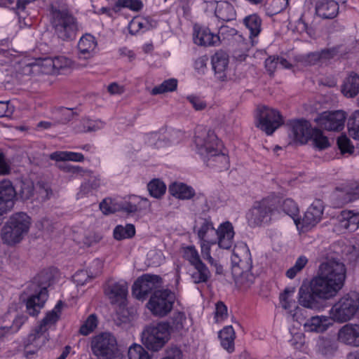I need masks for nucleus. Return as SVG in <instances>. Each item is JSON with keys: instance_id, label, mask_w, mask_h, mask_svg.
<instances>
[{"instance_id": "f257e3e1", "label": "nucleus", "mask_w": 359, "mask_h": 359, "mask_svg": "<svg viewBox=\"0 0 359 359\" xmlns=\"http://www.w3.org/2000/svg\"><path fill=\"white\" fill-rule=\"evenodd\" d=\"M232 273L236 283L248 289L254 283L255 277L250 272L252 266L251 254L246 244L236 245L231 255Z\"/></svg>"}, {"instance_id": "f03ea898", "label": "nucleus", "mask_w": 359, "mask_h": 359, "mask_svg": "<svg viewBox=\"0 0 359 359\" xmlns=\"http://www.w3.org/2000/svg\"><path fill=\"white\" fill-rule=\"evenodd\" d=\"M51 22L57 36L65 41L74 39L77 31L76 18L66 5L50 6Z\"/></svg>"}, {"instance_id": "7ed1b4c3", "label": "nucleus", "mask_w": 359, "mask_h": 359, "mask_svg": "<svg viewBox=\"0 0 359 359\" xmlns=\"http://www.w3.org/2000/svg\"><path fill=\"white\" fill-rule=\"evenodd\" d=\"M51 275L48 271H43L34 277L28 286V291L33 294L27 299V311L30 316H36L44 306L48 299L47 287L50 285Z\"/></svg>"}, {"instance_id": "20e7f679", "label": "nucleus", "mask_w": 359, "mask_h": 359, "mask_svg": "<svg viewBox=\"0 0 359 359\" xmlns=\"http://www.w3.org/2000/svg\"><path fill=\"white\" fill-rule=\"evenodd\" d=\"M280 199L276 196H269L255 202L247 213L246 217L250 226H259L271 221L273 215L278 212Z\"/></svg>"}, {"instance_id": "39448f33", "label": "nucleus", "mask_w": 359, "mask_h": 359, "mask_svg": "<svg viewBox=\"0 0 359 359\" xmlns=\"http://www.w3.org/2000/svg\"><path fill=\"white\" fill-rule=\"evenodd\" d=\"M234 231L232 224L226 222L220 224L216 230L211 222L205 220L198 231L201 241L218 239V245L224 249H229L233 243Z\"/></svg>"}, {"instance_id": "423d86ee", "label": "nucleus", "mask_w": 359, "mask_h": 359, "mask_svg": "<svg viewBox=\"0 0 359 359\" xmlns=\"http://www.w3.org/2000/svg\"><path fill=\"white\" fill-rule=\"evenodd\" d=\"M90 348L97 359H117L120 356L116 338L111 332H102L94 336Z\"/></svg>"}, {"instance_id": "0eeeda50", "label": "nucleus", "mask_w": 359, "mask_h": 359, "mask_svg": "<svg viewBox=\"0 0 359 359\" xmlns=\"http://www.w3.org/2000/svg\"><path fill=\"white\" fill-rule=\"evenodd\" d=\"M170 325L160 322L147 327L142 334V342L149 350L158 351L170 339Z\"/></svg>"}, {"instance_id": "6e6552de", "label": "nucleus", "mask_w": 359, "mask_h": 359, "mask_svg": "<svg viewBox=\"0 0 359 359\" xmlns=\"http://www.w3.org/2000/svg\"><path fill=\"white\" fill-rule=\"evenodd\" d=\"M358 309V294L352 292L341 297L332 307L330 315L334 320L344 323L353 318Z\"/></svg>"}, {"instance_id": "1a4fd4ad", "label": "nucleus", "mask_w": 359, "mask_h": 359, "mask_svg": "<svg viewBox=\"0 0 359 359\" xmlns=\"http://www.w3.org/2000/svg\"><path fill=\"white\" fill-rule=\"evenodd\" d=\"M317 273L341 290L346 279V268L339 259L332 257L319 265Z\"/></svg>"}, {"instance_id": "9d476101", "label": "nucleus", "mask_w": 359, "mask_h": 359, "mask_svg": "<svg viewBox=\"0 0 359 359\" xmlns=\"http://www.w3.org/2000/svg\"><path fill=\"white\" fill-rule=\"evenodd\" d=\"M256 126L266 135H271L283 123L280 112L267 106H259L255 114Z\"/></svg>"}, {"instance_id": "9b49d317", "label": "nucleus", "mask_w": 359, "mask_h": 359, "mask_svg": "<svg viewBox=\"0 0 359 359\" xmlns=\"http://www.w3.org/2000/svg\"><path fill=\"white\" fill-rule=\"evenodd\" d=\"M175 299V293L170 290H157L151 294L147 307L153 315L164 317L172 309Z\"/></svg>"}, {"instance_id": "f8f14e48", "label": "nucleus", "mask_w": 359, "mask_h": 359, "mask_svg": "<svg viewBox=\"0 0 359 359\" xmlns=\"http://www.w3.org/2000/svg\"><path fill=\"white\" fill-rule=\"evenodd\" d=\"M162 278L158 275L144 274L139 277L133 286V294L140 300H144L152 291L161 287Z\"/></svg>"}, {"instance_id": "ddd939ff", "label": "nucleus", "mask_w": 359, "mask_h": 359, "mask_svg": "<svg viewBox=\"0 0 359 359\" xmlns=\"http://www.w3.org/2000/svg\"><path fill=\"white\" fill-rule=\"evenodd\" d=\"M194 142L198 153L203 158L208 157L210 154L219 147L218 139L214 131L205 128L196 132Z\"/></svg>"}, {"instance_id": "4468645a", "label": "nucleus", "mask_w": 359, "mask_h": 359, "mask_svg": "<svg viewBox=\"0 0 359 359\" xmlns=\"http://www.w3.org/2000/svg\"><path fill=\"white\" fill-rule=\"evenodd\" d=\"M346 119L345 113L337 110L334 111H324L319 114L315 119L318 126L326 130H341L344 126Z\"/></svg>"}, {"instance_id": "2eb2a0df", "label": "nucleus", "mask_w": 359, "mask_h": 359, "mask_svg": "<svg viewBox=\"0 0 359 359\" xmlns=\"http://www.w3.org/2000/svg\"><path fill=\"white\" fill-rule=\"evenodd\" d=\"M294 287H287L280 294V302L281 306L287 310L293 320L303 324L306 320L304 315V310L299 308L293 299Z\"/></svg>"}, {"instance_id": "dca6fc26", "label": "nucleus", "mask_w": 359, "mask_h": 359, "mask_svg": "<svg viewBox=\"0 0 359 359\" xmlns=\"http://www.w3.org/2000/svg\"><path fill=\"white\" fill-rule=\"evenodd\" d=\"M17 191L8 180L0 182V215L11 211L15 205Z\"/></svg>"}, {"instance_id": "f3484780", "label": "nucleus", "mask_w": 359, "mask_h": 359, "mask_svg": "<svg viewBox=\"0 0 359 359\" xmlns=\"http://www.w3.org/2000/svg\"><path fill=\"white\" fill-rule=\"evenodd\" d=\"M104 292L111 304H122L127 296L128 285L124 281H108L104 285Z\"/></svg>"}, {"instance_id": "a211bd4d", "label": "nucleus", "mask_w": 359, "mask_h": 359, "mask_svg": "<svg viewBox=\"0 0 359 359\" xmlns=\"http://www.w3.org/2000/svg\"><path fill=\"white\" fill-rule=\"evenodd\" d=\"M310 286L314 294H317L322 299H328L334 296L340 290L337 286L328 282L323 276L317 273V275L313 278Z\"/></svg>"}, {"instance_id": "6ab92c4d", "label": "nucleus", "mask_w": 359, "mask_h": 359, "mask_svg": "<svg viewBox=\"0 0 359 359\" xmlns=\"http://www.w3.org/2000/svg\"><path fill=\"white\" fill-rule=\"evenodd\" d=\"M338 340L351 347H359V324L348 323L342 326L337 334Z\"/></svg>"}, {"instance_id": "aec40b11", "label": "nucleus", "mask_w": 359, "mask_h": 359, "mask_svg": "<svg viewBox=\"0 0 359 359\" xmlns=\"http://www.w3.org/2000/svg\"><path fill=\"white\" fill-rule=\"evenodd\" d=\"M323 213V205L322 201L318 199L307 209L302 219V228L309 229L316 226L322 217Z\"/></svg>"}, {"instance_id": "412c9836", "label": "nucleus", "mask_w": 359, "mask_h": 359, "mask_svg": "<svg viewBox=\"0 0 359 359\" xmlns=\"http://www.w3.org/2000/svg\"><path fill=\"white\" fill-rule=\"evenodd\" d=\"M211 62L217 78L224 81L226 79L229 62L228 54L223 50H219L212 56Z\"/></svg>"}, {"instance_id": "4be33fe9", "label": "nucleus", "mask_w": 359, "mask_h": 359, "mask_svg": "<svg viewBox=\"0 0 359 359\" xmlns=\"http://www.w3.org/2000/svg\"><path fill=\"white\" fill-rule=\"evenodd\" d=\"M48 333L46 328H42L38 325L32 330L25 340V348H27L29 346H33L36 348L35 351L30 352L33 354L46 343L48 340Z\"/></svg>"}, {"instance_id": "5701e85b", "label": "nucleus", "mask_w": 359, "mask_h": 359, "mask_svg": "<svg viewBox=\"0 0 359 359\" xmlns=\"http://www.w3.org/2000/svg\"><path fill=\"white\" fill-rule=\"evenodd\" d=\"M298 295L299 303L302 306L311 309H318L320 308V300L322 298L314 294L311 287L301 286Z\"/></svg>"}, {"instance_id": "b1692460", "label": "nucleus", "mask_w": 359, "mask_h": 359, "mask_svg": "<svg viewBox=\"0 0 359 359\" xmlns=\"http://www.w3.org/2000/svg\"><path fill=\"white\" fill-rule=\"evenodd\" d=\"M339 4L334 0H318L315 10L318 16L323 19H333L338 15Z\"/></svg>"}, {"instance_id": "393cba45", "label": "nucleus", "mask_w": 359, "mask_h": 359, "mask_svg": "<svg viewBox=\"0 0 359 359\" xmlns=\"http://www.w3.org/2000/svg\"><path fill=\"white\" fill-rule=\"evenodd\" d=\"M6 224L15 229L22 238L29 229L31 219L25 212H17L10 217Z\"/></svg>"}, {"instance_id": "a878e982", "label": "nucleus", "mask_w": 359, "mask_h": 359, "mask_svg": "<svg viewBox=\"0 0 359 359\" xmlns=\"http://www.w3.org/2000/svg\"><path fill=\"white\" fill-rule=\"evenodd\" d=\"M313 128L306 121H297L292 124L291 134L294 141L306 144L310 139Z\"/></svg>"}, {"instance_id": "bb28decb", "label": "nucleus", "mask_w": 359, "mask_h": 359, "mask_svg": "<svg viewBox=\"0 0 359 359\" xmlns=\"http://www.w3.org/2000/svg\"><path fill=\"white\" fill-rule=\"evenodd\" d=\"M339 203L344 204L359 198V184L350 183L338 187L335 192Z\"/></svg>"}, {"instance_id": "cd10ccee", "label": "nucleus", "mask_w": 359, "mask_h": 359, "mask_svg": "<svg viewBox=\"0 0 359 359\" xmlns=\"http://www.w3.org/2000/svg\"><path fill=\"white\" fill-rule=\"evenodd\" d=\"M341 93L348 97H355L359 93V75L351 72L341 86Z\"/></svg>"}, {"instance_id": "c85d7f7f", "label": "nucleus", "mask_w": 359, "mask_h": 359, "mask_svg": "<svg viewBox=\"0 0 359 359\" xmlns=\"http://www.w3.org/2000/svg\"><path fill=\"white\" fill-rule=\"evenodd\" d=\"M170 194L180 200H189L195 196L194 189L182 182H174L169 187Z\"/></svg>"}, {"instance_id": "c756f323", "label": "nucleus", "mask_w": 359, "mask_h": 359, "mask_svg": "<svg viewBox=\"0 0 359 359\" xmlns=\"http://www.w3.org/2000/svg\"><path fill=\"white\" fill-rule=\"evenodd\" d=\"M191 266L193 270L190 271V277L194 283H206L210 279V271L205 263L201 262Z\"/></svg>"}, {"instance_id": "7c9ffc66", "label": "nucleus", "mask_w": 359, "mask_h": 359, "mask_svg": "<svg viewBox=\"0 0 359 359\" xmlns=\"http://www.w3.org/2000/svg\"><path fill=\"white\" fill-rule=\"evenodd\" d=\"M339 224L341 228L348 231L358 229L359 224V214L351 210H344L339 216Z\"/></svg>"}, {"instance_id": "2f4dec72", "label": "nucleus", "mask_w": 359, "mask_h": 359, "mask_svg": "<svg viewBox=\"0 0 359 359\" xmlns=\"http://www.w3.org/2000/svg\"><path fill=\"white\" fill-rule=\"evenodd\" d=\"M218 243V239L213 238L212 241H205L200 242L201 252L203 258L208 261L211 266H215L216 273L221 274L223 272L222 266L220 265L217 261L213 259L210 255L211 245Z\"/></svg>"}, {"instance_id": "473e14b6", "label": "nucleus", "mask_w": 359, "mask_h": 359, "mask_svg": "<svg viewBox=\"0 0 359 359\" xmlns=\"http://www.w3.org/2000/svg\"><path fill=\"white\" fill-rule=\"evenodd\" d=\"M203 159L208 166L216 167L220 170H226L229 167L228 156L222 153L219 148Z\"/></svg>"}, {"instance_id": "72a5a7b5", "label": "nucleus", "mask_w": 359, "mask_h": 359, "mask_svg": "<svg viewBox=\"0 0 359 359\" xmlns=\"http://www.w3.org/2000/svg\"><path fill=\"white\" fill-rule=\"evenodd\" d=\"M329 324V319L325 316H313L304 323V326L307 332H323Z\"/></svg>"}, {"instance_id": "f704fd0d", "label": "nucleus", "mask_w": 359, "mask_h": 359, "mask_svg": "<svg viewBox=\"0 0 359 359\" xmlns=\"http://www.w3.org/2000/svg\"><path fill=\"white\" fill-rule=\"evenodd\" d=\"M215 13L218 19L225 22L231 21L236 17L233 5L227 1L217 2Z\"/></svg>"}, {"instance_id": "c9c22d12", "label": "nucleus", "mask_w": 359, "mask_h": 359, "mask_svg": "<svg viewBox=\"0 0 359 359\" xmlns=\"http://www.w3.org/2000/svg\"><path fill=\"white\" fill-rule=\"evenodd\" d=\"M222 346L229 353L234 351L236 334L231 325L224 327L219 333Z\"/></svg>"}, {"instance_id": "e433bc0d", "label": "nucleus", "mask_w": 359, "mask_h": 359, "mask_svg": "<svg viewBox=\"0 0 359 359\" xmlns=\"http://www.w3.org/2000/svg\"><path fill=\"white\" fill-rule=\"evenodd\" d=\"M219 41V37L210 32L208 29H200L194 37L195 43L200 46H215Z\"/></svg>"}, {"instance_id": "4c0bfd02", "label": "nucleus", "mask_w": 359, "mask_h": 359, "mask_svg": "<svg viewBox=\"0 0 359 359\" xmlns=\"http://www.w3.org/2000/svg\"><path fill=\"white\" fill-rule=\"evenodd\" d=\"M97 47L95 38L89 34L83 35L79 40L78 48L85 57H90Z\"/></svg>"}, {"instance_id": "58836bf2", "label": "nucleus", "mask_w": 359, "mask_h": 359, "mask_svg": "<svg viewBox=\"0 0 359 359\" xmlns=\"http://www.w3.org/2000/svg\"><path fill=\"white\" fill-rule=\"evenodd\" d=\"M243 25L250 32V38L257 37L262 31V20L257 14H251L243 20Z\"/></svg>"}, {"instance_id": "ea45409f", "label": "nucleus", "mask_w": 359, "mask_h": 359, "mask_svg": "<svg viewBox=\"0 0 359 359\" xmlns=\"http://www.w3.org/2000/svg\"><path fill=\"white\" fill-rule=\"evenodd\" d=\"M187 318L183 312H175L171 318V324L169 323V332H177L182 334L186 330Z\"/></svg>"}, {"instance_id": "a19ab883", "label": "nucleus", "mask_w": 359, "mask_h": 359, "mask_svg": "<svg viewBox=\"0 0 359 359\" xmlns=\"http://www.w3.org/2000/svg\"><path fill=\"white\" fill-rule=\"evenodd\" d=\"M50 158L56 161H72L75 162H82L84 156L81 153L72 151H55L50 154Z\"/></svg>"}, {"instance_id": "79ce46f5", "label": "nucleus", "mask_w": 359, "mask_h": 359, "mask_svg": "<svg viewBox=\"0 0 359 359\" xmlns=\"http://www.w3.org/2000/svg\"><path fill=\"white\" fill-rule=\"evenodd\" d=\"M314 147L319 150H323L330 147L328 138L318 128H313L310 139Z\"/></svg>"}, {"instance_id": "37998d69", "label": "nucleus", "mask_w": 359, "mask_h": 359, "mask_svg": "<svg viewBox=\"0 0 359 359\" xmlns=\"http://www.w3.org/2000/svg\"><path fill=\"white\" fill-rule=\"evenodd\" d=\"M62 306V302L59 301L55 305V308L51 311L48 312L43 318L39 326L41 327L42 328H46V330L48 331L49 327L58 320L59 313L60 312Z\"/></svg>"}, {"instance_id": "c03bdc74", "label": "nucleus", "mask_w": 359, "mask_h": 359, "mask_svg": "<svg viewBox=\"0 0 359 359\" xmlns=\"http://www.w3.org/2000/svg\"><path fill=\"white\" fill-rule=\"evenodd\" d=\"M1 236L4 243L10 245L19 243L22 239L15 229L6 224L1 229Z\"/></svg>"}, {"instance_id": "a18cd8bd", "label": "nucleus", "mask_w": 359, "mask_h": 359, "mask_svg": "<svg viewBox=\"0 0 359 359\" xmlns=\"http://www.w3.org/2000/svg\"><path fill=\"white\" fill-rule=\"evenodd\" d=\"M147 203L146 198H142L137 196H133L129 201L119 204L120 211H123L127 213H134L140 210L142 208L140 203Z\"/></svg>"}, {"instance_id": "49530a36", "label": "nucleus", "mask_w": 359, "mask_h": 359, "mask_svg": "<svg viewBox=\"0 0 359 359\" xmlns=\"http://www.w3.org/2000/svg\"><path fill=\"white\" fill-rule=\"evenodd\" d=\"M318 348L320 352L327 356L333 355L338 349L337 341L332 339L323 337L319 340Z\"/></svg>"}, {"instance_id": "de8ad7c7", "label": "nucleus", "mask_w": 359, "mask_h": 359, "mask_svg": "<svg viewBox=\"0 0 359 359\" xmlns=\"http://www.w3.org/2000/svg\"><path fill=\"white\" fill-rule=\"evenodd\" d=\"M135 234V228L133 224H128L125 226L117 225L114 230V237L116 240L130 238Z\"/></svg>"}, {"instance_id": "09e8293b", "label": "nucleus", "mask_w": 359, "mask_h": 359, "mask_svg": "<svg viewBox=\"0 0 359 359\" xmlns=\"http://www.w3.org/2000/svg\"><path fill=\"white\" fill-rule=\"evenodd\" d=\"M182 257L189 262L191 266L203 262L201 257L194 245H188L182 248Z\"/></svg>"}, {"instance_id": "8fccbe9b", "label": "nucleus", "mask_w": 359, "mask_h": 359, "mask_svg": "<svg viewBox=\"0 0 359 359\" xmlns=\"http://www.w3.org/2000/svg\"><path fill=\"white\" fill-rule=\"evenodd\" d=\"M34 194V185L33 182L29 180H22L20 182V187L17 194L23 200L30 199Z\"/></svg>"}, {"instance_id": "3c124183", "label": "nucleus", "mask_w": 359, "mask_h": 359, "mask_svg": "<svg viewBox=\"0 0 359 359\" xmlns=\"http://www.w3.org/2000/svg\"><path fill=\"white\" fill-rule=\"evenodd\" d=\"M177 83L178 82L176 79L172 78L165 80L162 83L157 86H155L151 90V94L153 95H156L158 94H163L165 93L173 92L177 89Z\"/></svg>"}, {"instance_id": "603ef678", "label": "nucleus", "mask_w": 359, "mask_h": 359, "mask_svg": "<svg viewBox=\"0 0 359 359\" xmlns=\"http://www.w3.org/2000/svg\"><path fill=\"white\" fill-rule=\"evenodd\" d=\"M149 194L156 198H159L164 195L166 191V186L163 182L158 179L151 180L147 185Z\"/></svg>"}, {"instance_id": "864d4df0", "label": "nucleus", "mask_w": 359, "mask_h": 359, "mask_svg": "<svg viewBox=\"0 0 359 359\" xmlns=\"http://www.w3.org/2000/svg\"><path fill=\"white\" fill-rule=\"evenodd\" d=\"M98 319L95 314L92 313L83 323L79 329V333L83 336H87L92 333L97 327Z\"/></svg>"}, {"instance_id": "5fc2aeb1", "label": "nucleus", "mask_w": 359, "mask_h": 359, "mask_svg": "<svg viewBox=\"0 0 359 359\" xmlns=\"http://www.w3.org/2000/svg\"><path fill=\"white\" fill-rule=\"evenodd\" d=\"M279 207H281L282 210L286 215L290 216L292 218L294 219L297 225L300 224V222L299 221V222L297 223V219H295V217L298 215L299 208L293 200L290 198L285 199L282 203L280 202L278 208Z\"/></svg>"}, {"instance_id": "6e6d98bb", "label": "nucleus", "mask_w": 359, "mask_h": 359, "mask_svg": "<svg viewBox=\"0 0 359 359\" xmlns=\"http://www.w3.org/2000/svg\"><path fill=\"white\" fill-rule=\"evenodd\" d=\"M348 128L350 136L359 140V110L354 111L348 118Z\"/></svg>"}, {"instance_id": "4d7b16f0", "label": "nucleus", "mask_w": 359, "mask_h": 359, "mask_svg": "<svg viewBox=\"0 0 359 359\" xmlns=\"http://www.w3.org/2000/svg\"><path fill=\"white\" fill-rule=\"evenodd\" d=\"M129 359H151L148 352L140 344H134L128 349Z\"/></svg>"}, {"instance_id": "13d9d810", "label": "nucleus", "mask_w": 359, "mask_h": 359, "mask_svg": "<svg viewBox=\"0 0 359 359\" xmlns=\"http://www.w3.org/2000/svg\"><path fill=\"white\" fill-rule=\"evenodd\" d=\"M143 6L142 2L140 0H117L113 10L118 11L121 7L128 8L132 11H138Z\"/></svg>"}, {"instance_id": "bf43d9fd", "label": "nucleus", "mask_w": 359, "mask_h": 359, "mask_svg": "<svg viewBox=\"0 0 359 359\" xmlns=\"http://www.w3.org/2000/svg\"><path fill=\"white\" fill-rule=\"evenodd\" d=\"M72 109L60 107L54 111V115L57 121L60 123L69 122L74 116Z\"/></svg>"}, {"instance_id": "052dcab7", "label": "nucleus", "mask_w": 359, "mask_h": 359, "mask_svg": "<svg viewBox=\"0 0 359 359\" xmlns=\"http://www.w3.org/2000/svg\"><path fill=\"white\" fill-rule=\"evenodd\" d=\"M100 208L104 215L120 211L119 203L110 198L103 200L100 204Z\"/></svg>"}, {"instance_id": "680f3d73", "label": "nucleus", "mask_w": 359, "mask_h": 359, "mask_svg": "<svg viewBox=\"0 0 359 359\" xmlns=\"http://www.w3.org/2000/svg\"><path fill=\"white\" fill-rule=\"evenodd\" d=\"M99 272H96L94 275L91 273L90 274L88 271L81 270L77 271L74 276L73 279L74 281L78 285H83L86 284L89 280H91L93 277L96 276Z\"/></svg>"}, {"instance_id": "e2e57ef3", "label": "nucleus", "mask_w": 359, "mask_h": 359, "mask_svg": "<svg viewBox=\"0 0 359 359\" xmlns=\"http://www.w3.org/2000/svg\"><path fill=\"white\" fill-rule=\"evenodd\" d=\"M100 180L95 177H91L87 182L83 183L81 186V192L83 194H88L93 190H96L100 187Z\"/></svg>"}, {"instance_id": "0e129e2a", "label": "nucleus", "mask_w": 359, "mask_h": 359, "mask_svg": "<svg viewBox=\"0 0 359 359\" xmlns=\"http://www.w3.org/2000/svg\"><path fill=\"white\" fill-rule=\"evenodd\" d=\"M147 22L145 19L135 18L128 25L129 32L132 34H136L139 30L147 27Z\"/></svg>"}, {"instance_id": "69168bd1", "label": "nucleus", "mask_w": 359, "mask_h": 359, "mask_svg": "<svg viewBox=\"0 0 359 359\" xmlns=\"http://www.w3.org/2000/svg\"><path fill=\"white\" fill-rule=\"evenodd\" d=\"M350 142V140L345 135H341L338 138L337 144L341 153H353L354 148Z\"/></svg>"}, {"instance_id": "338daca9", "label": "nucleus", "mask_w": 359, "mask_h": 359, "mask_svg": "<svg viewBox=\"0 0 359 359\" xmlns=\"http://www.w3.org/2000/svg\"><path fill=\"white\" fill-rule=\"evenodd\" d=\"M187 100L196 111H201L207 107V103L202 98L191 95L187 97Z\"/></svg>"}, {"instance_id": "774afa93", "label": "nucleus", "mask_w": 359, "mask_h": 359, "mask_svg": "<svg viewBox=\"0 0 359 359\" xmlns=\"http://www.w3.org/2000/svg\"><path fill=\"white\" fill-rule=\"evenodd\" d=\"M339 53L338 48L336 47L330 48H325L319 51L320 56V62H325L337 55Z\"/></svg>"}]
</instances>
